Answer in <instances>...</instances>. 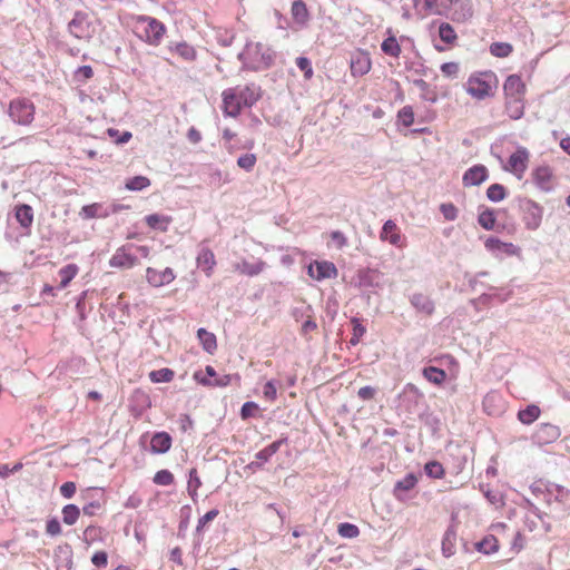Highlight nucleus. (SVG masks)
<instances>
[{
  "label": "nucleus",
  "instance_id": "nucleus-6",
  "mask_svg": "<svg viewBox=\"0 0 570 570\" xmlns=\"http://www.w3.org/2000/svg\"><path fill=\"white\" fill-rule=\"evenodd\" d=\"M141 28L139 37L149 45H158L164 37L165 26L155 18L141 16L139 17Z\"/></svg>",
  "mask_w": 570,
  "mask_h": 570
},
{
  "label": "nucleus",
  "instance_id": "nucleus-34",
  "mask_svg": "<svg viewBox=\"0 0 570 570\" xmlns=\"http://www.w3.org/2000/svg\"><path fill=\"white\" fill-rule=\"evenodd\" d=\"M194 379L202 385L204 386H218V387H224V386H227L229 383H230V375L228 374H224V375H220V376H217L216 375V379L213 381V380H209V379H206L204 377L203 373L202 372H196L194 374Z\"/></svg>",
  "mask_w": 570,
  "mask_h": 570
},
{
  "label": "nucleus",
  "instance_id": "nucleus-30",
  "mask_svg": "<svg viewBox=\"0 0 570 570\" xmlns=\"http://www.w3.org/2000/svg\"><path fill=\"white\" fill-rule=\"evenodd\" d=\"M417 483V478L413 473L406 474L399 480L393 489V493L397 500H403L402 493L412 490Z\"/></svg>",
  "mask_w": 570,
  "mask_h": 570
},
{
  "label": "nucleus",
  "instance_id": "nucleus-39",
  "mask_svg": "<svg viewBox=\"0 0 570 570\" xmlns=\"http://www.w3.org/2000/svg\"><path fill=\"white\" fill-rule=\"evenodd\" d=\"M287 442V439H279L265 446L263 450L255 454L256 459H262L263 462H267L279 449Z\"/></svg>",
  "mask_w": 570,
  "mask_h": 570
},
{
  "label": "nucleus",
  "instance_id": "nucleus-51",
  "mask_svg": "<svg viewBox=\"0 0 570 570\" xmlns=\"http://www.w3.org/2000/svg\"><path fill=\"white\" fill-rule=\"evenodd\" d=\"M424 471L432 479H441L444 475L443 465L438 461H429L424 465Z\"/></svg>",
  "mask_w": 570,
  "mask_h": 570
},
{
  "label": "nucleus",
  "instance_id": "nucleus-32",
  "mask_svg": "<svg viewBox=\"0 0 570 570\" xmlns=\"http://www.w3.org/2000/svg\"><path fill=\"white\" fill-rule=\"evenodd\" d=\"M79 272V267L76 264H68L59 269L58 275L60 277V283L57 289L66 288L70 282L77 276Z\"/></svg>",
  "mask_w": 570,
  "mask_h": 570
},
{
  "label": "nucleus",
  "instance_id": "nucleus-38",
  "mask_svg": "<svg viewBox=\"0 0 570 570\" xmlns=\"http://www.w3.org/2000/svg\"><path fill=\"white\" fill-rule=\"evenodd\" d=\"M145 220L150 228L159 229L161 232H167L170 223L169 217L159 214H150L145 217Z\"/></svg>",
  "mask_w": 570,
  "mask_h": 570
},
{
  "label": "nucleus",
  "instance_id": "nucleus-49",
  "mask_svg": "<svg viewBox=\"0 0 570 570\" xmlns=\"http://www.w3.org/2000/svg\"><path fill=\"white\" fill-rule=\"evenodd\" d=\"M149 377L154 383H168L174 379V371L166 367L151 371Z\"/></svg>",
  "mask_w": 570,
  "mask_h": 570
},
{
  "label": "nucleus",
  "instance_id": "nucleus-3",
  "mask_svg": "<svg viewBox=\"0 0 570 570\" xmlns=\"http://www.w3.org/2000/svg\"><path fill=\"white\" fill-rule=\"evenodd\" d=\"M550 513L556 518H562L570 507V491L559 484H550L544 495Z\"/></svg>",
  "mask_w": 570,
  "mask_h": 570
},
{
  "label": "nucleus",
  "instance_id": "nucleus-59",
  "mask_svg": "<svg viewBox=\"0 0 570 570\" xmlns=\"http://www.w3.org/2000/svg\"><path fill=\"white\" fill-rule=\"evenodd\" d=\"M445 2L446 0H424V8L430 12L443 14Z\"/></svg>",
  "mask_w": 570,
  "mask_h": 570
},
{
  "label": "nucleus",
  "instance_id": "nucleus-1",
  "mask_svg": "<svg viewBox=\"0 0 570 570\" xmlns=\"http://www.w3.org/2000/svg\"><path fill=\"white\" fill-rule=\"evenodd\" d=\"M237 57L244 70L261 71L273 65L275 52L262 42H247Z\"/></svg>",
  "mask_w": 570,
  "mask_h": 570
},
{
  "label": "nucleus",
  "instance_id": "nucleus-56",
  "mask_svg": "<svg viewBox=\"0 0 570 570\" xmlns=\"http://www.w3.org/2000/svg\"><path fill=\"white\" fill-rule=\"evenodd\" d=\"M153 481L158 485H170L174 482V475L169 470H159Z\"/></svg>",
  "mask_w": 570,
  "mask_h": 570
},
{
  "label": "nucleus",
  "instance_id": "nucleus-46",
  "mask_svg": "<svg viewBox=\"0 0 570 570\" xmlns=\"http://www.w3.org/2000/svg\"><path fill=\"white\" fill-rule=\"evenodd\" d=\"M382 51L391 57L397 58L401 53V47L395 37L386 38L381 45Z\"/></svg>",
  "mask_w": 570,
  "mask_h": 570
},
{
  "label": "nucleus",
  "instance_id": "nucleus-20",
  "mask_svg": "<svg viewBox=\"0 0 570 570\" xmlns=\"http://www.w3.org/2000/svg\"><path fill=\"white\" fill-rule=\"evenodd\" d=\"M171 436L167 432H156L150 440V451L155 454H164L171 448Z\"/></svg>",
  "mask_w": 570,
  "mask_h": 570
},
{
  "label": "nucleus",
  "instance_id": "nucleus-62",
  "mask_svg": "<svg viewBox=\"0 0 570 570\" xmlns=\"http://www.w3.org/2000/svg\"><path fill=\"white\" fill-rule=\"evenodd\" d=\"M264 397L271 402L275 401L277 399V387L276 383L271 380L267 381L263 389Z\"/></svg>",
  "mask_w": 570,
  "mask_h": 570
},
{
  "label": "nucleus",
  "instance_id": "nucleus-18",
  "mask_svg": "<svg viewBox=\"0 0 570 570\" xmlns=\"http://www.w3.org/2000/svg\"><path fill=\"white\" fill-rule=\"evenodd\" d=\"M265 267L266 263L262 259H257L255 263H249L246 259H242L233 264L234 271L250 277L261 274Z\"/></svg>",
  "mask_w": 570,
  "mask_h": 570
},
{
  "label": "nucleus",
  "instance_id": "nucleus-25",
  "mask_svg": "<svg viewBox=\"0 0 570 570\" xmlns=\"http://www.w3.org/2000/svg\"><path fill=\"white\" fill-rule=\"evenodd\" d=\"M238 99L240 100L243 107H252L259 99V88L255 85H248L244 88H237Z\"/></svg>",
  "mask_w": 570,
  "mask_h": 570
},
{
  "label": "nucleus",
  "instance_id": "nucleus-5",
  "mask_svg": "<svg viewBox=\"0 0 570 570\" xmlns=\"http://www.w3.org/2000/svg\"><path fill=\"white\" fill-rule=\"evenodd\" d=\"M443 14L454 22H466L473 16L471 0H446Z\"/></svg>",
  "mask_w": 570,
  "mask_h": 570
},
{
  "label": "nucleus",
  "instance_id": "nucleus-22",
  "mask_svg": "<svg viewBox=\"0 0 570 570\" xmlns=\"http://www.w3.org/2000/svg\"><path fill=\"white\" fill-rule=\"evenodd\" d=\"M529 159V153L524 147H519L508 159V164L512 171L524 173L527 169V163Z\"/></svg>",
  "mask_w": 570,
  "mask_h": 570
},
{
  "label": "nucleus",
  "instance_id": "nucleus-52",
  "mask_svg": "<svg viewBox=\"0 0 570 570\" xmlns=\"http://www.w3.org/2000/svg\"><path fill=\"white\" fill-rule=\"evenodd\" d=\"M150 184L149 179L145 176H135L129 178L126 181V188L129 190H142L144 188L148 187Z\"/></svg>",
  "mask_w": 570,
  "mask_h": 570
},
{
  "label": "nucleus",
  "instance_id": "nucleus-37",
  "mask_svg": "<svg viewBox=\"0 0 570 570\" xmlns=\"http://www.w3.org/2000/svg\"><path fill=\"white\" fill-rule=\"evenodd\" d=\"M423 376L435 385H441L445 379L446 373L444 370L435 367V366H426L423 368Z\"/></svg>",
  "mask_w": 570,
  "mask_h": 570
},
{
  "label": "nucleus",
  "instance_id": "nucleus-60",
  "mask_svg": "<svg viewBox=\"0 0 570 570\" xmlns=\"http://www.w3.org/2000/svg\"><path fill=\"white\" fill-rule=\"evenodd\" d=\"M235 35L229 30H218L216 33L217 42L223 47L232 46Z\"/></svg>",
  "mask_w": 570,
  "mask_h": 570
},
{
  "label": "nucleus",
  "instance_id": "nucleus-21",
  "mask_svg": "<svg viewBox=\"0 0 570 570\" xmlns=\"http://www.w3.org/2000/svg\"><path fill=\"white\" fill-rule=\"evenodd\" d=\"M533 181L538 188H540L543 191H550L552 190V171L550 167L548 166H540L538 167L533 174Z\"/></svg>",
  "mask_w": 570,
  "mask_h": 570
},
{
  "label": "nucleus",
  "instance_id": "nucleus-10",
  "mask_svg": "<svg viewBox=\"0 0 570 570\" xmlns=\"http://www.w3.org/2000/svg\"><path fill=\"white\" fill-rule=\"evenodd\" d=\"M132 245H124L116 249L109 259V266L115 268H131L137 264V257L128 253Z\"/></svg>",
  "mask_w": 570,
  "mask_h": 570
},
{
  "label": "nucleus",
  "instance_id": "nucleus-41",
  "mask_svg": "<svg viewBox=\"0 0 570 570\" xmlns=\"http://www.w3.org/2000/svg\"><path fill=\"white\" fill-rule=\"evenodd\" d=\"M495 214L491 208H484L479 213L478 223L485 229L492 230L495 226Z\"/></svg>",
  "mask_w": 570,
  "mask_h": 570
},
{
  "label": "nucleus",
  "instance_id": "nucleus-23",
  "mask_svg": "<svg viewBox=\"0 0 570 570\" xmlns=\"http://www.w3.org/2000/svg\"><path fill=\"white\" fill-rule=\"evenodd\" d=\"M291 13L294 22L299 28H304L307 26L309 20V12L306 7V3L303 0H295L292 3Z\"/></svg>",
  "mask_w": 570,
  "mask_h": 570
},
{
  "label": "nucleus",
  "instance_id": "nucleus-28",
  "mask_svg": "<svg viewBox=\"0 0 570 570\" xmlns=\"http://www.w3.org/2000/svg\"><path fill=\"white\" fill-rule=\"evenodd\" d=\"M503 89L507 98L521 97L524 91V85L519 76L511 75L507 78Z\"/></svg>",
  "mask_w": 570,
  "mask_h": 570
},
{
  "label": "nucleus",
  "instance_id": "nucleus-27",
  "mask_svg": "<svg viewBox=\"0 0 570 570\" xmlns=\"http://www.w3.org/2000/svg\"><path fill=\"white\" fill-rule=\"evenodd\" d=\"M455 541H456V530L454 525H450L443 538H442V544L441 550L442 554L445 558H450L455 553Z\"/></svg>",
  "mask_w": 570,
  "mask_h": 570
},
{
  "label": "nucleus",
  "instance_id": "nucleus-17",
  "mask_svg": "<svg viewBox=\"0 0 570 570\" xmlns=\"http://www.w3.org/2000/svg\"><path fill=\"white\" fill-rule=\"evenodd\" d=\"M380 238L383 242H389L391 245L402 247V237L396 224L389 219L384 223Z\"/></svg>",
  "mask_w": 570,
  "mask_h": 570
},
{
  "label": "nucleus",
  "instance_id": "nucleus-58",
  "mask_svg": "<svg viewBox=\"0 0 570 570\" xmlns=\"http://www.w3.org/2000/svg\"><path fill=\"white\" fill-rule=\"evenodd\" d=\"M440 210L446 220L453 222L458 218V208L452 203L442 204Z\"/></svg>",
  "mask_w": 570,
  "mask_h": 570
},
{
  "label": "nucleus",
  "instance_id": "nucleus-24",
  "mask_svg": "<svg viewBox=\"0 0 570 570\" xmlns=\"http://www.w3.org/2000/svg\"><path fill=\"white\" fill-rule=\"evenodd\" d=\"M196 262L198 268L205 272L207 276L212 275L213 269L216 265V261L214 253L209 248H200V250L197 254Z\"/></svg>",
  "mask_w": 570,
  "mask_h": 570
},
{
  "label": "nucleus",
  "instance_id": "nucleus-8",
  "mask_svg": "<svg viewBox=\"0 0 570 570\" xmlns=\"http://www.w3.org/2000/svg\"><path fill=\"white\" fill-rule=\"evenodd\" d=\"M68 30L77 39H87L90 36V23L88 14L82 11H77L73 18L68 23Z\"/></svg>",
  "mask_w": 570,
  "mask_h": 570
},
{
  "label": "nucleus",
  "instance_id": "nucleus-19",
  "mask_svg": "<svg viewBox=\"0 0 570 570\" xmlns=\"http://www.w3.org/2000/svg\"><path fill=\"white\" fill-rule=\"evenodd\" d=\"M411 305L416 309V312L431 315L434 312V302L430 298V296L423 293H414L410 296Z\"/></svg>",
  "mask_w": 570,
  "mask_h": 570
},
{
  "label": "nucleus",
  "instance_id": "nucleus-50",
  "mask_svg": "<svg viewBox=\"0 0 570 570\" xmlns=\"http://www.w3.org/2000/svg\"><path fill=\"white\" fill-rule=\"evenodd\" d=\"M512 50V46L508 42H493L490 46V53L498 58L508 57Z\"/></svg>",
  "mask_w": 570,
  "mask_h": 570
},
{
  "label": "nucleus",
  "instance_id": "nucleus-43",
  "mask_svg": "<svg viewBox=\"0 0 570 570\" xmlns=\"http://www.w3.org/2000/svg\"><path fill=\"white\" fill-rule=\"evenodd\" d=\"M200 487H202V481L197 474V471H196V469H191L189 471L187 491L194 502L197 501V498H198L197 491Z\"/></svg>",
  "mask_w": 570,
  "mask_h": 570
},
{
  "label": "nucleus",
  "instance_id": "nucleus-33",
  "mask_svg": "<svg viewBox=\"0 0 570 570\" xmlns=\"http://www.w3.org/2000/svg\"><path fill=\"white\" fill-rule=\"evenodd\" d=\"M379 284V273L374 269H363L357 274V285L363 288L375 287Z\"/></svg>",
  "mask_w": 570,
  "mask_h": 570
},
{
  "label": "nucleus",
  "instance_id": "nucleus-53",
  "mask_svg": "<svg viewBox=\"0 0 570 570\" xmlns=\"http://www.w3.org/2000/svg\"><path fill=\"white\" fill-rule=\"evenodd\" d=\"M351 322H352V325H353V334H352V337L350 340V344L351 345H357L360 343L362 336L365 334L366 328L361 323V321L358 318H356V317H353Z\"/></svg>",
  "mask_w": 570,
  "mask_h": 570
},
{
  "label": "nucleus",
  "instance_id": "nucleus-29",
  "mask_svg": "<svg viewBox=\"0 0 570 570\" xmlns=\"http://www.w3.org/2000/svg\"><path fill=\"white\" fill-rule=\"evenodd\" d=\"M371 69V60L364 55L360 53L351 60V72L353 76H363Z\"/></svg>",
  "mask_w": 570,
  "mask_h": 570
},
{
  "label": "nucleus",
  "instance_id": "nucleus-64",
  "mask_svg": "<svg viewBox=\"0 0 570 570\" xmlns=\"http://www.w3.org/2000/svg\"><path fill=\"white\" fill-rule=\"evenodd\" d=\"M219 511L217 509L209 510L206 512L199 520L196 527V532H200L203 528L210 521H213L217 515Z\"/></svg>",
  "mask_w": 570,
  "mask_h": 570
},
{
  "label": "nucleus",
  "instance_id": "nucleus-2",
  "mask_svg": "<svg viewBox=\"0 0 570 570\" xmlns=\"http://www.w3.org/2000/svg\"><path fill=\"white\" fill-rule=\"evenodd\" d=\"M495 82L497 78L492 71L479 72L470 76L465 85V90L471 97L483 100L493 95Z\"/></svg>",
  "mask_w": 570,
  "mask_h": 570
},
{
  "label": "nucleus",
  "instance_id": "nucleus-55",
  "mask_svg": "<svg viewBox=\"0 0 570 570\" xmlns=\"http://www.w3.org/2000/svg\"><path fill=\"white\" fill-rule=\"evenodd\" d=\"M399 120L404 127H410L414 122V112L412 107L404 106L397 114Z\"/></svg>",
  "mask_w": 570,
  "mask_h": 570
},
{
  "label": "nucleus",
  "instance_id": "nucleus-7",
  "mask_svg": "<svg viewBox=\"0 0 570 570\" xmlns=\"http://www.w3.org/2000/svg\"><path fill=\"white\" fill-rule=\"evenodd\" d=\"M523 223L529 230L540 227L543 216V208L531 199H523L520 203Z\"/></svg>",
  "mask_w": 570,
  "mask_h": 570
},
{
  "label": "nucleus",
  "instance_id": "nucleus-44",
  "mask_svg": "<svg viewBox=\"0 0 570 570\" xmlns=\"http://www.w3.org/2000/svg\"><path fill=\"white\" fill-rule=\"evenodd\" d=\"M487 197L492 203H499L507 197L505 187L501 184H492L487 189Z\"/></svg>",
  "mask_w": 570,
  "mask_h": 570
},
{
  "label": "nucleus",
  "instance_id": "nucleus-48",
  "mask_svg": "<svg viewBox=\"0 0 570 570\" xmlns=\"http://www.w3.org/2000/svg\"><path fill=\"white\" fill-rule=\"evenodd\" d=\"M79 514L80 510L76 504H67L62 508V520L68 525L75 524Z\"/></svg>",
  "mask_w": 570,
  "mask_h": 570
},
{
  "label": "nucleus",
  "instance_id": "nucleus-45",
  "mask_svg": "<svg viewBox=\"0 0 570 570\" xmlns=\"http://www.w3.org/2000/svg\"><path fill=\"white\" fill-rule=\"evenodd\" d=\"M175 52L186 61H194L196 59V50L193 46L186 42H178L174 47Z\"/></svg>",
  "mask_w": 570,
  "mask_h": 570
},
{
  "label": "nucleus",
  "instance_id": "nucleus-54",
  "mask_svg": "<svg viewBox=\"0 0 570 570\" xmlns=\"http://www.w3.org/2000/svg\"><path fill=\"white\" fill-rule=\"evenodd\" d=\"M338 533L343 538L353 539L360 534V530L355 524L344 522L338 525Z\"/></svg>",
  "mask_w": 570,
  "mask_h": 570
},
{
  "label": "nucleus",
  "instance_id": "nucleus-9",
  "mask_svg": "<svg viewBox=\"0 0 570 570\" xmlns=\"http://www.w3.org/2000/svg\"><path fill=\"white\" fill-rule=\"evenodd\" d=\"M485 248L495 257L518 255L520 248L512 243H505L497 237H489L484 243Z\"/></svg>",
  "mask_w": 570,
  "mask_h": 570
},
{
  "label": "nucleus",
  "instance_id": "nucleus-12",
  "mask_svg": "<svg viewBox=\"0 0 570 570\" xmlns=\"http://www.w3.org/2000/svg\"><path fill=\"white\" fill-rule=\"evenodd\" d=\"M308 275L316 279L323 281L326 278H335L337 276V268L332 262L322 261L315 262L308 266Z\"/></svg>",
  "mask_w": 570,
  "mask_h": 570
},
{
  "label": "nucleus",
  "instance_id": "nucleus-35",
  "mask_svg": "<svg viewBox=\"0 0 570 570\" xmlns=\"http://www.w3.org/2000/svg\"><path fill=\"white\" fill-rule=\"evenodd\" d=\"M197 337L206 352L213 353L217 348L216 336L207 330L200 327L197 331Z\"/></svg>",
  "mask_w": 570,
  "mask_h": 570
},
{
  "label": "nucleus",
  "instance_id": "nucleus-57",
  "mask_svg": "<svg viewBox=\"0 0 570 570\" xmlns=\"http://www.w3.org/2000/svg\"><path fill=\"white\" fill-rule=\"evenodd\" d=\"M256 156L254 154H244L242 156L238 157L237 159V165L246 170V171H250L255 164H256Z\"/></svg>",
  "mask_w": 570,
  "mask_h": 570
},
{
  "label": "nucleus",
  "instance_id": "nucleus-15",
  "mask_svg": "<svg viewBox=\"0 0 570 570\" xmlns=\"http://www.w3.org/2000/svg\"><path fill=\"white\" fill-rule=\"evenodd\" d=\"M489 177L488 168L484 165H474L470 167L462 177L463 186H479L484 183Z\"/></svg>",
  "mask_w": 570,
  "mask_h": 570
},
{
  "label": "nucleus",
  "instance_id": "nucleus-36",
  "mask_svg": "<svg viewBox=\"0 0 570 570\" xmlns=\"http://www.w3.org/2000/svg\"><path fill=\"white\" fill-rule=\"evenodd\" d=\"M475 549L484 554H491L499 550V543L494 535L489 534L475 543Z\"/></svg>",
  "mask_w": 570,
  "mask_h": 570
},
{
  "label": "nucleus",
  "instance_id": "nucleus-26",
  "mask_svg": "<svg viewBox=\"0 0 570 570\" xmlns=\"http://www.w3.org/2000/svg\"><path fill=\"white\" fill-rule=\"evenodd\" d=\"M14 217L22 228L29 229L33 223V209L27 204L17 205Z\"/></svg>",
  "mask_w": 570,
  "mask_h": 570
},
{
  "label": "nucleus",
  "instance_id": "nucleus-14",
  "mask_svg": "<svg viewBox=\"0 0 570 570\" xmlns=\"http://www.w3.org/2000/svg\"><path fill=\"white\" fill-rule=\"evenodd\" d=\"M175 277L176 275L170 267H166L164 271H157L153 267L146 269V279L154 287L170 284Z\"/></svg>",
  "mask_w": 570,
  "mask_h": 570
},
{
  "label": "nucleus",
  "instance_id": "nucleus-42",
  "mask_svg": "<svg viewBox=\"0 0 570 570\" xmlns=\"http://www.w3.org/2000/svg\"><path fill=\"white\" fill-rule=\"evenodd\" d=\"M85 219H90L95 217H106L108 216V213L105 210L102 212V206L100 204H90L85 205L79 214Z\"/></svg>",
  "mask_w": 570,
  "mask_h": 570
},
{
  "label": "nucleus",
  "instance_id": "nucleus-4",
  "mask_svg": "<svg viewBox=\"0 0 570 570\" xmlns=\"http://www.w3.org/2000/svg\"><path fill=\"white\" fill-rule=\"evenodd\" d=\"M35 105L27 98L13 99L9 105V116L17 125H30L35 118Z\"/></svg>",
  "mask_w": 570,
  "mask_h": 570
},
{
  "label": "nucleus",
  "instance_id": "nucleus-63",
  "mask_svg": "<svg viewBox=\"0 0 570 570\" xmlns=\"http://www.w3.org/2000/svg\"><path fill=\"white\" fill-rule=\"evenodd\" d=\"M94 76V70L90 66L85 65L77 68L75 71V78L78 81H86Z\"/></svg>",
  "mask_w": 570,
  "mask_h": 570
},
{
  "label": "nucleus",
  "instance_id": "nucleus-47",
  "mask_svg": "<svg viewBox=\"0 0 570 570\" xmlns=\"http://www.w3.org/2000/svg\"><path fill=\"white\" fill-rule=\"evenodd\" d=\"M439 37L444 43L451 45L456 40V32L450 23L442 22L439 26Z\"/></svg>",
  "mask_w": 570,
  "mask_h": 570
},
{
  "label": "nucleus",
  "instance_id": "nucleus-16",
  "mask_svg": "<svg viewBox=\"0 0 570 570\" xmlns=\"http://www.w3.org/2000/svg\"><path fill=\"white\" fill-rule=\"evenodd\" d=\"M421 399H423V394L415 385L411 383L406 384L400 394L401 406H404L405 410L410 413L413 412L414 407Z\"/></svg>",
  "mask_w": 570,
  "mask_h": 570
},
{
  "label": "nucleus",
  "instance_id": "nucleus-11",
  "mask_svg": "<svg viewBox=\"0 0 570 570\" xmlns=\"http://www.w3.org/2000/svg\"><path fill=\"white\" fill-rule=\"evenodd\" d=\"M223 110L226 116L237 117L243 108L240 100L238 99L237 88H228L223 91Z\"/></svg>",
  "mask_w": 570,
  "mask_h": 570
},
{
  "label": "nucleus",
  "instance_id": "nucleus-13",
  "mask_svg": "<svg viewBox=\"0 0 570 570\" xmlns=\"http://www.w3.org/2000/svg\"><path fill=\"white\" fill-rule=\"evenodd\" d=\"M560 436V429L550 423H541L532 436L533 441L539 445L550 444Z\"/></svg>",
  "mask_w": 570,
  "mask_h": 570
},
{
  "label": "nucleus",
  "instance_id": "nucleus-31",
  "mask_svg": "<svg viewBox=\"0 0 570 570\" xmlns=\"http://www.w3.org/2000/svg\"><path fill=\"white\" fill-rule=\"evenodd\" d=\"M505 112L513 120L522 118L524 106L521 97L507 98Z\"/></svg>",
  "mask_w": 570,
  "mask_h": 570
},
{
  "label": "nucleus",
  "instance_id": "nucleus-40",
  "mask_svg": "<svg viewBox=\"0 0 570 570\" xmlns=\"http://www.w3.org/2000/svg\"><path fill=\"white\" fill-rule=\"evenodd\" d=\"M540 413L541 411L539 406L531 404L528 405L525 409L519 411L518 419L523 424H531L539 417Z\"/></svg>",
  "mask_w": 570,
  "mask_h": 570
},
{
  "label": "nucleus",
  "instance_id": "nucleus-61",
  "mask_svg": "<svg viewBox=\"0 0 570 570\" xmlns=\"http://www.w3.org/2000/svg\"><path fill=\"white\" fill-rule=\"evenodd\" d=\"M297 68L304 72L306 79H309L313 76V68L311 60L306 57H298L296 59Z\"/></svg>",
  "mask_w": 570,
  "mask_h": 570
}]
</instances>
